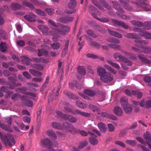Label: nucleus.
<instances>
[{
	"mask_svg": "<svg viewBox=\"0 0 151 151\" xmlns=\"http://www.w3.org/2000/svg\"><path fill=\"white\" fill-rule=\"evenodd\" d=\"M48 22L50 24V28L52 30H55L57 33L60 35H65L70 30V27L68 26L60 23H58L57 24L51 19L48 20Z\"/></svg>",
	"mask_w": 151,
	"mask_h": 151,
	"instance_id": "nucleus-1",
	"label": "nucleus"
},
{
	"mask_svg": "<svg viewBox=\"0 0 151 151\" xmlns=\"http://www.w3.org/2000/svg\"><path fill=\"white\" fill-rule=\"evenodd\" d=\"M97 73L100 77L101 80L106 83L111 82L113 79V76L111 73L106 71V70L100 66L97 68Z\"/></svg>",
	"mask_w": 151,
	"mask_h": 151,
	"instance_id": "nucleus-2",
	"label": "nucleus"
},
{
	"mask_svg": "<svg viewBox=\"0 0 151 151\" xmlns=\"http://www.w3.org/2000/svg\"><path fill=\"white\" fill-rule=\"evenodd\" d=\"M0 137L2 143L6 146L11 147L16 143L13 135L11 134H6L0 132Z\"/></svg>",
	"mask_w": 151,
	"mask_h": 151,
	"instance_id": "nucleus-3",
	"label": "nucleus"
},
{
	"mask_svg": "<svg viewBox=\"0 0 151 151\" xmlns=\"http://www.w3.org/2000/svg\"><path fill=\"white\" fill-rule=\"evenodd\" d=\"M63 125L65 131L67 132H70L73 134L78 133L79 129H77L75 127L69 123L64 122Z\"/></svg>",
	"mask_w": 151,
	"mask_h": 151,
	"instance_id": "nucleus-4",
	"label": "nucleus"
},
{
	"mask_svg": "<svg viewBox=\"0 0 151 151\" xmlns=\"http://www.w3.org/2000/svg\"><path fill=\"white\" fill-rule=\"evenodd\" d=\"M111 21L113 23V25L115 26H121L126 29L129 28V26L122 21H119L114 19H112Z\"/></svg>",
	"mask_w": 151,
	"mask_h": 151,
	"instance_id": "nucleus-5",
	"label": "nucleus"
},
{
	"mask_svg": "<svg viewBox=\"0 0 151 151\" xmlns=\"http://www.w3.org/2000/svg\"><path fill=\"white\" fill-rule=\"evenodd\" d=\"M41 145L45 147H47L52 146V142L48 138H45L41 141Z\"/></svg>",
	"mask_w": 151,
	"mask_h": 151,
	"instance_id": "nucleus-6",
	"label": "nucleus"
},
{
	"mask_svg": "<svg viewBox=\"0 0 151 151\" xmlns=\"http://www.w3.org/2000/svg\"><path fill=\"white\" fill-rule=\"evenodd\" d=\"M143 137L146 140V145L148 144L149 147V145H151V135L149 132L147 131L143 134Z\"/></svg>",
	"mask_w": 151,
	"mask_h": 151,
	"instance_id": "nucleus-7",
	"label": "nucleus"
},
{
	"mask_svg": "<svg viewBox=\"0 0 151 151\" xmlns=\"http://www.w3.org/2000/svg\"><path fill=\"white\" fill-rule=\"evenodd\" d=\"M134 42L136 43L134 45L141 48L142 47V45H146L148 44V42L146 40H134Z\"/></svg>",
	"mask_w": 151,
	"mask_h": 151,
	"instance_id": "nucleus-8",
	"label": "nucleus"
},
{
	"mask_svg": "<svg viewBox=\"0 0 151 151\" xmlns=\"http://www.w3.org/2000/svg\"><path fill=\"white\" fill-rule=\"evenodd\" d=\"M36 15L33 13H30L24 16V18L30 22H34L36 21Z\"/></svg>",
	"mask_w": 151,
	"mask_h": 151,
	"instance_id": "nucleus-9",
	"label": "nucleus"
},
{
	"mask_svg": "<svg viewBox=\"0 0 151 151\" xmlns=\"http://www.w3.org/2000/svg\"><path fill=\"white\" fill-rule=\"evenodd\" d=\"M94 30L97 31L102 34H104L106 33V30L103 27L98 25L97 24L94 23L93 26Z\"/></svg>",
	"mask_w": 151,
	"mask_h": 151,
	"instance_id": "nucleus-10",
	"label": "nucleus"
},
{
	"mask_svg": "<svg viewBox=\"0 0 151 151\" xmlns=\"http://www.w3.org/2000/svg\"><path fill=\"white\" fill-rule=\"evenodd\" d=\"M113 111L114 113L118 116H122L123 115V111L121 108L119 106L115 107Z\"/></svg>",
	"mask_w": 151,
	"mask_h": 151,
	"instance_id": "nucleus-11",
	"label": "nucleus"
},
{
	"mask_svg": "<svg viewBox=\"0 0 151 151\" xmlns=\"http://www.w3.org/2000/svg\"><path fill=\"white\" fill-rule=\"evenodd\" d=\"M125 37L128 38L138 39L140 38L139 35L133 33H128L125 35Z\"/></svg>",
	"mask_w": 151,
	"mask_h": 151,
	"instance_id": "nucleus-12",
	"label": "nucleus"
},
{
	"mask_svg": "<svg viewBox=\"0 0 151 151\" xmlns=\"http://www.w3.org/2000/svg\"><path fill=\"white\" fill-rule=\"evenodd\" d=\"M98 126L101 132L104 133L107 131V127L104 123L101 122H99L98 124Z\"/></svg>",
	"mask_w": 151,
	"mask_h": 151,
	"instance_id": "nucleus-13",
	"label": "nucleus"
},
{
	"mask_svg": "<svg viewBox=\"0 0 151 151\" xmlns=\"http://www.w3.org/2000/svg\"><path fill=\"white\" fill-rule=\"evenodd\" d=\"M23 7V6L22 5L17 3H12L11 6L12 9L15 11L19 10Z\"/></svg>",
	"mask_w": 151,
	"mask_h": 151,
	"instance_id": "nucleus-14",
	"label": "nucleus"
},
{
	"mask_svg": "<svg viewBox=\"0 0 151 151\" xmlns=\"http://www.w3.org/2000/svg\"><path fill=\"white\" fill-rule=\"evenodd\" d=\"M107 31L111 35L119 38H122V36L120 33L115 31H114L112 30L108 29Z\"/></svg>",
	"mask_w": 151,
	"mask_h": 151,
	"instance_id": "nucleus-15",
	"label": "nucleus"
},
{
	"mask_svg": "<svg viewBox=\"0 0 151 151\" xmlns=\"http://www.w3.org/2000/svg\"><path fill=\"white\" fill-rule=\"evenodd\" d=\"M0 127L6 131L9 132L13 131V130L9 126L6 125L4 123H2L1 121H0Z\"/></svg>",
	"mask_w": 151,
	"mask_h": 151,
	"instance_id": "nucleus-16",
	"label": "nucleus"
},
{
	"mask_svg": "<svg viewBox=\"0 0 151 151\" xmlns=\"http://www.w3.org/2000/svg\"><path fill=\"white\" fill-rule=\"evenodd\" d=\"M111 2L113 4V7L116 10L123 13H125V12L121 7L120 5L118 4L116 2H114L113 1H112Z\"/></svg>",
	"mask_w": 151,
	"mask_h": 151,
	"instance_id": "nucleus-17",
	"label": "nucleus"
},
{
	"mask_svg": "<svg viewBox=\"0 0 151 151\" xmlns=\"http://www.w3.org/2000/svg\"><path fill=\"white\" fill-rule=\"evenodd\" d=\"M138 57L142 62L145 63L147 64L150 63V61L146 58L145 56L144 55L142 54L138 55Z\"/></svg>",
	"mask_w": 151,
	"mask_h": 151,
	"instance_id": "nucleus-18",
	"label": "nucleus"
},
{
	"mask_svg": "<svg viewBox=\"0 0 151 151\" xmlns=\"http://www.w3.org/2000/svg\"><path fill=\"white\" fill-rule=\"evenodd\" d=\"M29 72L32 75L35 77H40L42 75V73L41 72L35 70L34 69H29Z\"/></svg>",
	"mask_w": 151,
	"mask_h": 151,
	"instance_id": "nucleus-19",
	"label": "nucleus"
},
{
	"mask_svg": "<svg viewBox=\"0 0 151 151\" xmlns=\"http://www.w3.org/2000/svg\"><path fill=\"white\" fill-rule=\"evenodd\" d=\"M64 93L69 98L73 99H77L78 98V97L76 95L67 91H64Z\"/></svg>",
	"mask_w": 151,
	"mask_h": 151,
	"instance_id": "nucleus-20",
	"label": "nucleus"
},
{
	"mask_svg": "<svg viewBox=\"0 0 151 151\" xmlns=\"http://www.w3.org/2000/svg\"><path fill=\"white\" fill-rule=\"evenodd\" d=\"M22 60L21 62L22 63L26 64L27 65H29L30 64V59L28 57L25 56H22L21 57Z\"/></svg>",
	"mask_w": 151,
	"mask_h": 151,
	"instance_id": "nucleus-21",
	"label": "nucleus"
},
{
	"mask_svg": "<svg viewBox=\"0 0 151 151\" xmlns=\"http://www.w3.org/2000/svg\"><path fill=\"white\" fill-rule=\"evenodd\" d=\"M22 4L24 6L28 7L30 9H35V6L29 2L27 1L26 0H24L22 3Z\"/></svg>",
	"mask_w": 151,
	"mask_h": 151,
	"instance_id": "nucleus-22",
	"label": "nucleus"
},
{
	"mask_svg": "<svg viewBox=\"0 0 151 151\" xmlns=\"http://www.w3.org/2000/svg\"><path fill=\"white\" fill-rule=\"evenodd\" d=\"M120 101L121 105L123 107L127 106L128 104V99L126 97H121L120 99Z\"/></svg>",
	"mask_w": 151,
	"mask_h": 151,
	"instance_id": "nucleus-23",
	"label": "nucleus"
},
{
	"mask_svg": "<svg viewBox=\"0 0 151 151\" xmlns=\"http://www.w3.org/2000/svg\"><path fill=\"white\" fill-rule=\"evenodd\" d=\"M16 82H14L12 85L10 84L9 82H7L6 85L9 86V88L11 89H14L15 88V86H18L22 85V84L19 83H16Z\"/></svg>",
	"mask_w": 151,
	"mask_h": 151,
	"instance_id": "nucleus-24",
	"label": "nucleus"
},
{
	"mask_svg": "<svg viewBox=\"0 0 151 151\" xmlns=\"http://www.w3.org/2000/svg\"><path fill=\"white\" fill-rule=\"evenodd\" d=\"M78 73L81 75L84 76L85 75L86 71L84 67L83 66H79L77 68Z\"/></svg>",
	"mask_w": 151,
	"mask_h": 151,
	"instance_id": "nucleus-25",
	"label": "nucleus"
},
{
	"mask_svg": "<svg viewBox=\"0 0 151 151\" xmlns=\"http://www.w3.org/2000/svg\"><path fill=\"white\" fill-rule=\"evenodd\" d=\"M31 67L39 70H43L44 67L43 66L40 64L34 63L31 65Z\"/></svg>",
	"mask_w": 151,
	"mask_h": 151,
	"instance_id": "nucleus-26",
	"label": "nucleus"
},
{
	"mask_svg": "<svg viewBox=\"0 0 151 151\" xmlns=\"http://www.w3.org/2000/svg\"><path fill=\"white\" fill-rule=\"evenodd\" d=\"M84 93L90 96H93L96 94L95 92L89 89H86L84 91Z\"/></svg>",
	"mask_w": 151,
	"mask_h": 151,
	"instance_id": "nucleus-27",
	"label": "nucleus"
},
{
	"mask_svg": "<svg viewBox=\"0 0 151 151\" xmlns=\"http://www.w3.org/2000/svg\"><path fill=\"white\" fill-rule=\"evenodd\" d=\"M76 4V2L75 0H70V2L68 4V7L69 9H75Z\"/></svg>",
	"mask_w": 151,
	"mask_h": 151,
	"instance_id": "nucleus-28",
	"label": "nucleus"
},
{
	"mask_svg": "<svg viewBox=\"0 0 151 151\" xmlns=\"http://www.w3.org/2000/svg\"><path fill=\"white\" fill-rule=\"evenodd\" d=\"M52 127L54 128L58 129H63L62 125L58 123L53 122L52 123Z\"/></svg>",
	"mask_w": 151,
	"mask_h": 151,
	"instance_id": "nucleus-29",
	"label": "nucleus"
},
{
	"mask_svg": "<svg viewBox=\"0 0 151 151\" xmlns=\"http://www.w3.org/2000/svg\"><path fill=\"white\" fill-rule=\"evenodd\" d=\"M61 45V44L59 42L53 43L50 45L52 48L54 50L58 49L60 47Z\"/></svg>",
	"mask_w": 151,
	"mask_h": 151,
	"instance_id": "nucleus-30",
	"label": "nucleus"
},
{
	"mask_svg": "<svg viewBox=\"0 0 151 151\" xmlns=\"http://www.w3.org/2000/svg\"><path fill=\"white\" fill-rule=\"evenodd\" d=\"M131 24L135 26L141 27L143 26L142 22L137 20H132L130 21Z\"/></svg>",
	"mask_w": 151,
	"mask_h": 151,
	"instance_id": "nucleus-31",
	"label": "nucleus"
},
{
	"mask_svg": "<svg viewBox=\"0 0 151 151\" xmlns=\"http://www.w3.org/2000/svg\"><path fill=\"white\" fill-rule=\"evenodd\" d=\"M108 42L116 44H119L120 43L119 40L114 37L109 38L107 39Z\"/></svg>",
	"mask_w": 151,
	"mask_h": 151,
	"instance_id": "nucleus-32",
	"label": "nucleus"
},
{
	"mask_svg": "<svg viewBox=\"0 0 151 151\" xmlns=\"http://www.w3.org/2000/svg\"><path fill=\"white\" fill-rule=\"evenodd\" d=\"M89 141L91 144L93 145H97L98 142V139L93 137H90L89 138Z\"/></svg>",
	"mask_w": 151,
	"mask_h": 151,
	"instance_id": "nucleus-33",
	"label": "nucleus"
},
{
	"mask_svg": "<svg viewBox=\"0 0 151 151\" xmlns=\"http://www.w3.org/2000/svg\"><path fill=\"white\" fill-rule=\"evenodd\" d=\"M132 93L134 96L137 95V98L138 99H140L142 96V93L141 92L137 91H132Z\"/></svg>",
	"mask_w": 151,
	"mask_h": 151,
	"instance_id": "nucleus-34",
	"label": "nucleus"
},
{
	"mask_svg": "<svg viewBox=\"0 0 151 151\" xmlns=\"http://www.w3.org/2000/svg\"><path fill=\"white\" fill-rule=\"evenodd\" d=\"M47 133H48L49 136L51 137L52 138L54 139L57 138V137L56 134L52 130H50L47 131Z\"/></svg>",
	"mask_w": 151,
	"mask_h": 151,
	"instance_id": "nucleus-35",
	"label": "nucleus"
},
{
	"mask_svg": "<svg viewBox=\"0 0 151 151\" xmlns=\"http://www.w3.org/2000/svg\"><path fill=\"white\" fill-rule=\"evenodd\" d=\"M108 46L116 50H120L121 48V46L117 44H108Z\"/></svg>",
	"mask_w": 151,
	"mask_h": 151,
	"instance_id": "nucleus-36",
	"label": "nucleus"
},
{
	"mask_svg": "<svg viewBox=\"0 0 151 151\" xmlns=\"http://www.w3.org/2000/svg\"><path fill=\"white\" fill-rule=\"evenodd\" d=\"M125 112L127 114H130L132 110V106H126L123 107Z\"/></svg>",
	"mask_w": 151,
	"mask_h": 151,
	"instance_id": "nucleus-37",
	"label": "nucleus"
},
{
	"mask_svg": "<svg viewBox=\"0 0 151 151\" xmlns=\"http://www.w3.org/2000/svg\"><path fill=\"white\" fill-rule=\"evenodd\" d=\"M88 142L87 141L84 140L81 142L78 146V147L80 149H82L86 147L88 145Z\"/></svg>",
	"mask_w": 151,
	"mask_h": 151,
	"instance_id": "nucleus-38",
	"label": "nucleus"
},
{
	"mask_svg": "<svg viewBox=\"0 0 151 151\" xmlns=\"http://www.w3.org/2000/svg\"><path fill=\"white\" fill-rule=\"evenodd\" d=\"M90 36L96 38L97 36L95 33V32L91 29H88L86 32Z\"/></svg>",
	"mask_w": 151,
	"mask_h": 151,
	"instance_id": "nucleus-39",
	"label": "nucleus"
},
{
	"mask_svg": "<svg viewBox=\"0 0 151 151\" xmlns=\"http://www.w3.org/2000/svg\"><path fill=\"white\" fill-rule=\"evenodd\" d=\"M0 50L2 52H6L7 49L5 46V43L1 42L0 44Z\"/></svg>",
	"mask_w": 151,
	"mask_h": 151,
	"instance_id": "nucleus-40",
	"label": "nucleus"
},
{
	"mask_svg": "<svg viewBox=\"0 0 151 151\" xmlns=\"http://www.w3.org/2000/svg\"><path fill=\"white\" fill-rule=\"evenodd\" d=\"M76 106L79 108L84 109L86 108V104L81 102L79 100H78L76 102Z\"/></svg>",
	"mask_w": 151,
	"mask_h": 151,
	"instance_id": "nucleus-41",
	"label": "nucleus"
},
{
	"mask_svg": "<svg viewBox=\"0 0 151 151\" xmlns=\"http://www.w3.org/2000/svg\"><path fill=\"white\" fill-rule=\"evenodd\" d=\"M143 26L145 29H151V22L148 21L144 23Z\"/></svg>",
	"mask_w": 151,
	"mask_h": 151,
	"instance_id": "nucleus-42",
	"label": "nucleus"
},
{
	"mask_svg": "<svg viewBox=\"0 0 151 151\" xmlns=\"http://www.w3.org/2000/svg\"><path fill=\"white\" fill-rule=\"evenodd\" d=\"M107 62L112 66L116 68L119 69L120 68V66L118 64L116 63H114L110 60H107Z\"/></svg>",
	"mask_w": 151,
	"mask_h": 151,
	"instance_id": "nucleus-43",
	"label": "nucleus"
},
{
	"mask_svg": "<svg viewBox=\"0 0 151 151\" xmlns=\"http://www.w3.org/2000/svg\"><path fill=\"white\" fill-rule=\"evenodd\" d=\"M113 56L114 58L117 60H118L117 59L118 58L122 60L124 57L122 55L120 54L118 52H116L114 53L113 55Z\"/></svg>",
	"mask_w": 151,
	"mask_h": 151,
	"instance_id": "nucleus-44",
	"label": "nucleus"
},
{
	"mask_svg": "<svg viewBox=\"0 0 151 151\" xmlns=\"http://www.w3.org/2000/svg\"><path fill=\"white\" fill-rule=\"evenodd\" d=\"M126 142L128 144L133 146H134L136 145V142L134 140H127Z\"/></svg>",
	"mask_w": 151,
	"mask_h": 151,
	"instance_id": "nucleus-45",
	"label": "nucleus"
},
{
	"mask_svg": "<svg viewBox=\"0 0 151 151\" xmlns=\"http://www.w3.org/2000/svg\"><path fill=\"white\" fill-rule=\"evenodd\" d=\"M42 108L39 107L38 110L37 111V122L38 123H39L41 118V113Z\"/></svg>",
	"mask_w": 151,
	"mask_h": 151,
	"instance_id": "nucleus-46",
	"label": "nucleus"
},
{
	"mask_svg": "<svg viewBox=\"0 0 151 151\" xmlns=\"http://www.w3.org/2000/svg\"><path fill=\"white\" fill-rule=\"evenodd\" d=\"M90 45L97 49H99L100 47V46L99 43L95 41H92Z\"/></svg>",
	"mask_w": 151,
	"mask_h": 151,
	"instance_id": "nucleus-47",
	"label": "nucleus"
},
{
	"mask_svg": "<svg viewBox=\"0 0 151 151\" xmlns=\"http://www.w3.org/2000/svg\"><path fill=\"white\" fill-rule=\"evenodd\" d=\"M86 55L88 58H92L93 59L99 58V57L97 55L93 54L88 53Z\"/></svg>",
	"mask_w": 151,
	"mask_h": 151,
	"instance_id": "nucleus-48",
	"label": "nucleus"
},
{
	"mask_svg": "<svg viewBox=\"0 0 151 151\" xmlns=\"http://www.w3.org/2000/svg\"><path fill=\"white\" fill-rule=\"evenodd\" d=\"M36 12L40 16H46V14L44 11H42L40 9H36Z\"/></svg>",
	"mask_w": 151,
	"mask_h": 151,
	"instance_id": "nucleus-49",
	"label": "nucleus"
},
{
	"mask_svg": "<svg viewBox=\"0 0 151 151\" xmlns=\"http://www.w3.org/2000/svg\"><path fill=\"white\" fill-rule=\"evenodd\" d=\"M141 48L144 50V52L145 53H149L151 51V48L150 47L142 46Z\"/></svg>",
	"mask_w": 151,
	"mask_h": 151,
	"instance_id": "nucleus-50",
	"label": "nucleus"
},
{
	"mask_svg": "<svg viewBox=\"0 0 151 151\" xmlns=\"http://www.w3.org/2000/svg\"><path fill=\"white\" fill-rule=\"evenodd\" d=\"M116 14L117 15L119 16L121 18L123 19L127 20H129L130 19V17L126 15L120 14V13L119 12H117Z\"/></svg>",
	"mask_w": 151,
	"mask_h": 151,
	"instance_id": "nucleus-51",
	"label": "nucleus"
},
{
	"mask_svg": "<svg viewBox=\"0 0 151 151\" xmlns=\"http://www.w3.org/2000/svg\"><path fill=\"white\" fill-rule=\"evenodd\" d=\"M122 60L124 61L127 65L130 66L132 64V63L125 57H124Z\"/></svg>",
	"mask_w": 151,
	"mask_h": 151,
	"instance_id": "nucleus-52",
	"label": "nucleus"
},
{
	"mask_svg": "<svg viewBox=\"0 0 151 151\" xmlns=\"http://www.w3.org/2000/svg\"><path fill=\"white\" fill-rule=\"evenodd\" d=\"M98 20L103 23L107 22L109 21L108 18L104 17L98 19Z\"/></svg>",
	"mask_w": 151,
	"mask_h": 151,
	"instance_id": "nucleus-53",
	"label": "nucleus"
},
{
	"mask_svg": "<svg viewBox=\"0 0 151 151\" xmlns=\"http://www.w3.org/2000/svg\"><path fill=\"white\" fill-rule=\"evenodd\" d=\"M108 130L110 132H113L114 131V126L111 124H109L107 125Z\"/></svg>",
	"mask_w": 151,
	"mask_h": 151,
	"instance_id": "nucleus-54",
	"label": "nucleus"
},
{
	"mask_svg": "<svg viewBox=\"0 0 151 151\" xmlns=\"http://www.w3.org/2000/svg\"><path fill=\"white\" fill-rule=\"evenodd\" d=\"M136 139L142 144L144 145H146V143L145 142V141L144 139L142 137L139 136L137 137H136Z\"/></svg>",
	"mask_w": 151,
	"mask_h": 151,
	"instance_id": "nucleus-55",
	"label": "nucleus"
},
{
	"mask_svg": "<svg viewBox=\"0 0 151 151\" xmlns=\"http://www.w3.org/2000/svg\"><path fill=\"white\" fill-rule=\"evenodd\" d=\"M4 121L6 123H7L8 125H11L12 121V118L11 117H9L4 119Z\"/></svg>",
	"mask_w": 151,
	"mask_h": 151,
	"instance_id": "nucleus-56",
	"label": "nucleus"
},
{
	"mask_svg": "<svg viewBox=\"0 0 151 151\" xmlns=\"http://www.w3.org/2000/svg\"><path fill=\"white\" fill-rule=\"evenodd\" d=\"M65 48L63 51L65 53H66L68 50V45L69 43V40H66L65 41Z\"/></svg>",
	"mask_w": 151,
	"mask_h": 151,
	"instance_id": "nucleus-57",
	"label": "nucleus"
},
{
	"mask_svg": "<svg viewBox=\"0 0 151 151\" xmlns=\"http://www.w3.org/2000/svg\"><path fill=\"white\" fill-rule=\"evenodd\" d=\"M89 106L91 109L93 110V111H98L99 110V108L97 106L93 104H90L89 105Z\"/></svg>",
	"mask_w": 151,
	"mask_h": 151,
	"instance_id": "nucleus-58",
	"label": "nucleus"
},
{
	"mask_svg": "<svg viewBox=\"0 0 151 151\" xmlns=\"http://www.w3.org/2000/svg\"><path fill=\"white\" fill-rule=\"evenodd\" d=\"M45 11L47 14H48L49 15H51L53 14L54 10L53 9L48 8L46 9H45Z\"/></svg>",
	"mask_w": 151,
	"mask_h": 151,
	"instance_id": "nucleus-59",
	"label": "nucleus"
},
{
	"mask_svg": "<svg viewBox=\"0 0 151 151\" xmlns=\"http://www.w3.org/2000/svg\"><path fill=\"white\" fill-rule=\"evenodd\" d=\"M72 10L71 11L69 10L68 9H66L65 10L64 12L65 13L68 14H70L74 13H75L76 12V10L75 9H70Z\"/></svg>",
	"mask_w": 151,
	"mask_h": 151,
	"instance_id": "nucleus-60",
	"label": "nucleus"
},
{
	"mask_svg": "<svg viewBox=\"0 0 151 151\" xmlns=\"http://www.w3.org/2000/svg\"><path fill=\"white\" fill-rule=\"evenodd\" d=\"M23 75L26 78L29 79L31 78L32 76L27 71H24L23 73Z\"/></svg>",
	"mask_w": 151,
	"mask_h": 151,
	"instance_id": "nucleus-61",
	"label": "nucleus"
},
{
	"mask_svg": "<svg viewBox=\"0 0 151 151\" xmlns=\"http://www.w3.org/2000/svg\"><path fill=\"white\" fill-rule=\"evenodd\" d=\"M98 114L102 117L106 118H108L109 115V114L106 112H102L101 113H99Z\"/></svg>",
	"mask_w": 151,
	"mask_h": 151,
	"instance_id": "nucleus-62",
	"label": "nucleus"
},
{
	"mask_svg": "<svg viewBox=\"0 0 151 151\" xmlns=\"http://www.w3.org/2000/svg\"><path fill=\"white\" fill-rule=\"evenodd\" d=\"M144 81L147 83H151V77L146 76L144 78Z\"/></svg>",
	"mask_w": 151,
	"mask_h": 151,
	"instance_id": "nucleus-63",
	"label": "nucleus"
},
{
	"mask_svg": "<svg viewBox=\"0 0 151 151\" xmlns=\"http://www.w3.org/2000/svg\"><path fill=\"white\" fill-rule=\"evenodd\" d=\"M151 107V100H147L145 102V108H149Z\"/></svg>",
	"mask_w": 151,
	"mask_h": 151,
	"instance_id": "nucleus-64",
	"label": "nucleus"
}]
</instances>
